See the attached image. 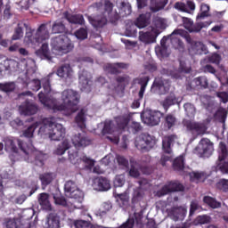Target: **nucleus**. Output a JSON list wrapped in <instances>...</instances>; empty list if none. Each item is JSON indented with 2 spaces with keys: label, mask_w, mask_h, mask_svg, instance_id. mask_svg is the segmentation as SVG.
<instances>
[{
  "label": "nucleus",
  "mask_w": 228,
  "mask_h": 228,
  "mask_svg": "<svg viewBox=\"0 0 228 228\" xmlns=\"http://www.w3.org/2000/svg\"><path fill=\"white\" fill-rule=\"evenodd\" d=\"M47 94L40 92L38 94V99L41 104L46 106L48 110H53V111H69V113H76L79 110V95L77 92L72 89L64 90L61 93L62 104L51 103V100L47 98Z\"/></svg>",
  "instance_id": "nucleus-1"
},
{
  "label": "nucleus",
  "mask_w": 228,
  "mask_h": 228,
  "mask_svg": "<svg viewBox=\"0 0 228 228\" xmlns=\"http://www.w3.org/2000/svg\"><path fill=\"white\" fill-rule=\"evenodd\" d=\"M39 133H45L53 142H60V140L65 137V127H63V125L56 123V120L53 117L44 118Z\"/></svg>",
  "instance_id": "nucleus-2"
},
{
  "label": "nucleus",
  "mask_w": 228,
  "mask_h": 228,
  "mask_svg": "<svg viewBox=\"0 0 228 228\" xmlns=\"http://www.w3.org/2000/svg\"><path fill=\"white\" fill-rule=\"evenodd\" d=\"M23 26L26 29L25 42H27V44H32V45L42 44V42L49 40L51 37L49 34V28H51V25L49 23L41 24L37 28L36 33L35 29L31 28L28 23H24Z\"/></svg>",
  "instance_id": "nucleus-3"
},
{
  "label": "nucleus",
  "mask_w": 228,
  "mask_h": 228,
  "mask_svg": "<svg viewBox=\"0 0 228 228\" xmlns=\"http://www.w3.org/2000/svg\"><path fill=\"white\" fill-rule=\"evenodd\" d=\"M53 50L59 56H63V54H69L74 50V44L69 37L65 35L59 36L53 40L52 43Z\"/></svg>",
  "instance_id": "nucleus-4"
},
{
  "label": "nucleus",
  "mask_w": 228,
  "mask_h": 228,
  "mask_svg": "<svg viewBox=\"0 0 228 228\" xmlns=\"http://www.w3.org/2000/svg\"><path fill=\"white\" fill-rule=\"evenodd\" d=\"M174 35H179L180 37H183L187 44L191 45V49L193 51L194 54H199V51L202 49V43L199 41H193L191 38V36L189 35L188 32H186L184 29L176 28L175 29L169 36L164 37L163 40H168V38H172Z\"/></svg>",
  "instance_id": "nucleus-5"
},
{
  "label": "nucleus",
  "mask_w": 228,
  "mask_h": 228,
  "mask_svg": "<svg viewBox=\"0 0 228 228\" xmlns=\"http://www.w3.org/2000/svg\"><path fill=\"white\" fill-rule=\"evenodd\" d=\"M134 145L138 151L149 152L156 145V137L149 134H142L136 138Z\"/></svg>",
  "instance_id": "nucleus-6"
},
{
  "label": "nucleus",
  "mask_w": 228,
  "mask_h": 228,
  "mask_svg": "<svg viewBox=\"0 0 228 228\" xmlns=\"http://www.w3.org/2000/svg\"><path fill=\"white\" fill-rule=\"evenodd\" d=\"M4 142L6 152H13V154H18L19 149H20V151H22V152H24V154L27 156L29 154V151H28V149H26V143L20 139L16 140L15 142L13 139L6 137ZM17 144L19 145V148H17Z\"/></svg>",
  "instance_id": "nucleus-7"
},
{
  "label": "nucleus",
  "mask_w": 228,
  "mask_h": 228,
  "mask_svg": "<svg viewBox=\"0 0 228 228\" xmlns=\"http://www.w3.org/2000/svg\"><path fill=\"white\" fill-rule=\"evenodd\" d=\"M199 158H209L213 154V142L209 139H201L194 150Z\"/></svg>",
  "instance_id": "nucleus-8"
},
{
  "label": "nucleus",
  "mask_w": 228,
  "mask_h": 228,
  "mask_svg": "<svg viewBox=\"0 0 228 228\" xmlns=\"http://www.w3.org/2000/svg\"><path fill=\"white\" fill-rule=\"evenodd\" d=\"M219 157H218V163L216 165V170L222 172V174H228V161H225L228 156V150L227 145L225 142H221L219 144Z\"/></svg>",
  "instance_id": "nucleus-9"
},
{
  "label": "nucleus",
  "mask_w": 228,
  "mask_h": 228,
  "mask_svg": "<svg viewBox=\"0 0 228 228\" xmlns=\"http://www.w3.org/2000/svg\"><path fill=\"white\" fill-rule=\"evenodd\" d=\"M119 4V12H115L114 16H110V23L117 24V21L120 20L122 17H127V15H131V4L127 0H120L118 2Z\"/></svg>",
  "instance_id": "nucleus-10"
},
{
  "label": "nucleus",
  "mask_w": 228,
  "mask_h": 228,
  "mask_svg": "<svg viewBox=\"0 0 228 228\" xmlns=\"http://www.w3.org/2000/svg\"><path fill=\"white\" fill-rule=\"evenodd\" d=\"M174 191H184V185L175 181L167 182L159 191H157V195L158 197H165V195L174 193Z\"/></svg>",
  "instance_id": "nucleus-11"
},
{
  "label": "nucleus",
  "mask_w": 228,
  "mask_h": 228,
  "mask_svg": "<svg viewBox=\"0 0 228 228\" xmlns=\"http://www.w3.org/2000/svg\"><path fill=\"white\" fill-rule=\"evenodd\" d=\"M162 117L163 113H161L159 110H151L141 115L142 122L147 124V126H158V124L161 122Z\"/></svg>",
  "instance_id": "nucleus-12"
},
{
  "label": "nucleus",
  "mask_w": 228,
  "mask_h": 228,
  "mask_svg": "<svg viewBox=\"0 0 228 228\" xmlns=\"http://www.w3.org/2000/svg\"><path fill=\"white\" fill-rule=\"evenodd\" d=\"M20 115H24L25 117H31L33 115H37L38 113V105L37 103L26 100L19 107Z\"/></svg>",
  "instance_id": "nucleus-13"
},
{
  "label": "nucleus",
  "mask_w": 228,
  "mask_h": 228,
  "mask_svg": "<svg viewBox=\"0 0 228 228\" xmlns=\"http://www.w3.org/2000/svg\"><path fill=\"white\" fill-rule=\"evenodd\" d=\"M183 28L189 31V33H200V31L202 30L203 28H206L208 26L204 22H199L193 24V20L187 17H182Z\"/></svg>",
  "instance_id": "nucleus-14"
},
{
  "label": "nucleus",
  "mask_w": 228,
  "mask_h": 228,
  "mask_svg": "<svg viewBox=\"0 0 228 228\" xmlns=\"http://www.w3.org/2000/svg\"><path fill=\"white\" fill-rule=\"evenodd\" d=\"M72 143L76 149H81L85 147H88L92 143V140L86 136V134L78 133L72 136L71 138Z\"/></svg>",
  "instance_id": "nucleus-15"
},
{
  "label": "nucleus",
  "mask_w": 228,
  "mask_h": 228,
  "mask_svg": "<svg viewBox=\"0 0 228 228\" xmlns=\"http://www.w3.org/2000/svg\"><path fill=\"white\" fill-rule=\"evenodd\" d=\"M40 126H42V120L33 123L23 131V136L28 138V144H27L28 152H29V149L33 147V141L31 138H33V134H35V130Z\"/></svg>",
  "instance_id": "nucleus-16"
},
{
  "label": "nucleus",
  "mask_w": 228,
  "mask_h": 228,
  "mask_svg": "<svg viewBox=\"0 0 228 228\" xmlns=\"http://www.w3.org/2000/svg\"><path fill=\"white\" fill-rule=\"evenodd\" d=\"M128 65L124 62H117V63H108L104 66V71L107 72V74H111L113 76H117L118 74H121L122 70L119 69H127Z\"/></svg>",
  "instance_id": "nucleus-17"
},
{
  "label": "nucleus",
  "mask_w": 228,
  "mask_h": 228,
  "mask_svg": "<svg viewBox=\"0 0 228 228\" xmlns=\"http://www.w3.org/2000/svg\"><path fill=\"white\" fill-rule=\"evenodd\" d=\"M175 10L178 12H183V13H191V12H195V2L191 0H188L186 4L183 2H176L174 5Z\"/></svg>",
  "instance_id": "nucleus-18"
},
{
  "label": "nucleus",
  "mask_w": 228,
  "mask_h": 228,
  "mask_svg": "<svg viewBox=\"0 0 228 228\" xmlns=\"http://www.w3.org/2000/svg\"><path fill=\"white\" fill-rule=\"evenodd\" d=\"M183 126L186 127L187 131H190L192 134H204V127L200 124L192 122L190 120L183 121Z\"/></svg>",
  "instance_id": "nucleus-19"
},
{
  "label": "nucleus",
  "mask_w": 228,
  "mask_h": 228,
  "mask_svg": "<svg viewBox=\"0 0 228 228\" xmlns=\"http://www.w3.org/2000/svg\"><path fill=\"white\" fill-rule=\"evenodd\" d=\"M94 184L98 191H108V190H110L111 188V183H110L109 179L103 176L95 178Z\"/></svg>",
  "instance_id": "nucleus-20"
},
{
  "label": "nucleus",
  "mask_w": 228,
  "mask_h": 228,
  "mask_svg": "<svg viewBox=\"0 0 228 228\" xmlns=\"http://www.w3.org/2000/svg\"><path fill=\"white\" fill-rule=\"evenodd\" d=\"M87 19L95 29H101V28H104V26L108 24V18H106V15H99L95 17L88 16Z\"/></svg>",
  "instance_id": "nucleus-21"
},
{
  "label": "nucleus",
  "mask_w": 228,
  "mask_h": 228,
  "mask_svg": "<svg viewBox=\"0 0 228 228\" xmlns=\"http://www.w3.org/2000/svg\"><path fill=\"white\" fill-rule=\"evenodd\" d=\"M63 17L69 22V24H78L79 26L85 25V17L83 14H71L66 11L63 12Z\"/></svg>",
  "instance_id": "nucleus-22"
},
{
  "label": "nucleus",
  "mask_w": 228,
  "mask_h": 228,
  "mask_svg": "<svg viewBox=\"0 0 228 228\" xmlns=\"http://www.w3.org/2000/svg\"><path fill=\"white\" fill-rule=\"evenodd\" d=\"M36 54L41 60H46L47 61H51L53 60V57L51 56V51H49V45L47 43H44L36 52Z\"/></svg>",
  "instance_id": "nucleus-23"
},
{
  "label": "nucleus",
  "mask_w": 228,
  "mask_h": 228,
  "mask_svg": "<svg viewBox=\"0 0 228 228\" xmlns=\"http://www.w3.org/2000/svg\"><path fill=\"white\" fill-rule=\"evenodd\" d=\"M134 24L136 28H139V29L147 28V26L151 24V12L139 15V17L135 20Z\"/></svg>",
  "instance_id": "nucleus-24"
},
{
  "label": "nucleus",
  "mask_w": 228,
  "mask_h": 228,
  "mask_svg": "<svg viewBox=\"0 0 228 228\" xmlns=\"http://www.w3.org/2000/svg\"><path fill=\"white\" fill-rule=\"evenodd\" d=\"M72 67L70 64H62L57 69V76L59 77H64L65 79L72 77Z\"/></svg>",
  "instance_id": "nucleus-25"
},
{
  "label": "nucleus",
  "mask_w": 228,
  "mask_h": 228,
  "mask_svg": "<svg viewBox=\"0 0 228 228\" xmlns=\"http://www.w3.org/2000/svg\"><path fill=\"white\" fill-rule=\"evenodd\" d=\"M175 104H177V96H175L174 93H170L161 102V106L164 108L166 113L170 110V107L175 106Z\"/></svg>",
  "instance_id": "nucleus-26"
},
{
  "label": "nucleus",
  "mask_w": 228,
  "mask_h": 228,
  "mask_svg": "<svg viewBox=\"0 0 228 228\" xmlns=\"http://www.w3.org/2000/svg\"><path fill=\"white\" fill-rule=\"evenodd\" d=\"M177 126V118L175 115L169 113L167 114L164 118V127L167 131H170V129H174L175 126Z\"/></svg>",
  "instance_id": "nucleus-27"
},
{
  "label": "nucleus",
  "mask_w": 228,
  "mask_h": 228,
  "mask_svg": "<svg viewBox=\"0 0 228 228\" xmlns=\"http://www.w3.org/2000/svg\"><path fill=\"white\" fill-rule=\"evenodd\" d=\"M158 36L154 32H139V40L143 44H154Z\"/></svg>",
  "instance_id": "nucleus-28"
},
{
  "label": "nucleus",
  "mask_w": 228,
  "mask_h": 228,
  "mask_svg": "<svg viewBox=\"0 0 228 228\" xmlns=\"http://www.w3.org/2000/svg\"><path fill=\"white\" fill-rule=\"evenodd\" d=\"M69 199H72L73 207L76 208V202L81 204L83 199H85V193L79 188L75 189L71 193L69 194Z\"/></svg>",
  "instance_id": "nucleus-29"
},
{
  "label": "nucleus",
  "mask_w": 228,
  "mask_h": 228,
  "mask_svg": "<svg viewBox=\"0 0 228 228\" xmlns=\"http://www.w3.org/2000/svg\"><path fill=\"white\" fill-rule=\"evenodd\" d=\"M4 225L5 226V228H30L31 227V224L27 223L25 224H21L20 222H17V220L15 219H6Z\"/></svg>",
  "instance_id": "nucleus-30"
},
{
  "label": "nucleus",
  "mask_w": 228,
  "mask_h": 228,
  "mask_svg": "<svg viewBox=\"0 0 228 228\" xmlns=\"http://www.w3.org/2000/svg\"><path fill=\"white\" fill-rule=\"evenodd\" d=\"M38 202L46 211H51V202L49 201V194L43 192L39 194Z\"/></svg>",
  "instance_id": "nucleus-31"
},
{
  "label": "nucleus",
  "mask_w": 228,
  "mask_h": 228,
  "mask_svg": "<svg viewBox=\"0 0 228 228\" xmlns=\"http://www.w3.org/2000/svg\"><path fill=\"white\" fill-rule=\"evenodd\" d=\"M175 140V135H169L163 139L162 148H163L164 152H166V154H170V152H172L171 145H172V143H174Z\"/></svg>",
  "instance_id": "nucleus-32"
},
{
  "label": "nucleus",
  "mask_w": 228,
  "mask_h": 228,
  "mask_svg": "<svg viewBox=\"0 0 228 228\" xmlns=\"http://www.w3.org/2000/svg\"><path fill=\"white\" fill-rule=\"evenodd\" d=\"M52 33L58 35L60 33H67V27L63 21H55L52 26Z\"/></svg>",
  "instance_id": "nucleus-33"
},
{
  "label": "nucleus",
  "mask_w": 228,
  "mask_h": 228,
  "mask_svg": "<svg viewBox=\"0 0 228 228\" xmlns=\"http://www.w3.org/2000/svg\"><path fill=\"white\" fill-rule=\"evenodd\" d=\"M32 156L34 157V164L37 167H42L44 165V161H45L47 155L44 154L40 151L32 152Z\"/></svg>",
  "instance_id": "nucleus-34"
},
{
  "label": "nucleus",
  "mask_w": 228,
  "mask_h": 228,
  "mask_svg": "<svg viewBox=\"0 0 228 228\" xmlns=\"http://www.w3.org/2000/svg\"><path fill=\"white\" fill-rule=\"evenodd\" d=\"M39 179L41 181L42 187L45 188V186H49V184L53 183L54 176L53 175V173H44L39 175Z\"/></svg>",
  "instance_id": "nucleus-35"
},
{
  "label": "nucleus",
  "mask_w": 228,
  "mask_h": 228,
  "mask_svg": "<svg viewBox=\"0 0 228 228\" xmlns=\"http://www.w3.org/2000/svg\"><path fill=\"white\" fill-rule=\"evenodd\" d=\"M214 118L225 126V120H227V110H225L224 108L217 110L214 114Z\"/></svg>",
  "instance_id": "nucleus-36"
},
{
  "label": "nucleus",
  "mask_w": 228,
  "mask_h": 228,
  "mask_svg": "<svg viewBox=\"0 0 228 228\" xmlns=\"http://www.w3.org/2000/svg\"><path fill=\"white\" fill-rule=\"evenodd\" d=\"M203 202L207 204V206H209V208H212V209H218V208H222V203L216 201L215 198L210 196H205L203 198Z\"/></svg>",
  "instance_id": "nucleus-37"
},
{
  "label": "nucleus",
  "mask_w": 228,
  "mask_h": 228,
  "mask_svg": "<svg viewBox=\"0 0 228 228\" xmlns=\"http://www.w3.org/2000/svg\"><path fill=\"white\" fill-rule=\"evenodd\" d=\"M116 124L118 126V129L124 131V129H126L129 124V118L126 116H118L116 118Z\"/></svg>",
  "instance_id": "nucleus-38"
},
{
  "label": "nucleus",
  "mask_w": 228,
  "mask_h": 228,
  "mask_svg": "<svg viewBox=\"0 0 228 228\" xmlns=\"http://www.w3.org/2000/svg\"><path fill=\"white\" fill-rule=\"evenodd\" d=\"M173 168L176 170V172H181L184 170V156L180 155L173 161Z\"/></svg>",
  "instance_id": "nucleus-39"
},
{
  "label": "nucleus",
  "mask_w": 228,
  "mask_h": 228,
  "mask_svg": "<svg viewBox=\"0 0 228 228\" xmlns=\"http://www.w3.org/2000/svg\"><path fill=\"white\" fill-rule=\"evenodd\" d=\"M79 152L76 150H69L68 151V156H69V159L70 161V163H72V165H77L81 162V159H79Z\"/></svg>",
  "instance_id": "nucleus-40"
},
{
  "label": "nucleus",
  "mask_w": 228,
  "mask_h": 228,
  "mask_svg": "<svg viewBox=\"0 0 228 228\" xmlns=\"http://www.w3.org/2000/svg\"><path fill=\"white\" fill-rule=\"evenodd\" d=\"M46 228H60V217L50 216L46 222Z\"/></svg>",
  "instance_id": "nucleus-41"
},
{
  "label": "nucleus",
  "mask_w": 228,
  "mask_h": 228,
  "mask_svg": "<svg viewBox=\"0 0 228 228\" xmlns=\"http://www.w3.org/2000/svg\"><path fill=\"white\" fill-rule=\"evenodd\" d=\"M104 12L108 14L109 20L111 22V17H114L115 12H113V3L110 0L104 1Z\"/></svg>",
  "instance_id": "nucleus-42"
},
{
  "label": "nucleus",
  "mask_w": 228,
  "mask_h": 228,
  "mask_svg": "<svg viewBox=\"0 0 228 228\" xmlns=\"http://www.w3.org/2000/svg\"><path fill=\"white\" fill-rule=\"evenodd\" d=\"M143 191L142 190V188L138 187L135 188L134 190V193H133V198H132V202L134 204H136V202H140V200H142L143 199Z\"/></svg>",
  "instance_id": "nucleus-43"
},
{
  "label": "nucleus",
  "mask_w": 228,
  "mask_h": 228,
  "mask_svg": "<svg viewBox=\"0 0 228 228\" xmlns=\"http://www.w3.org/2000/svg\"><path fill=\"white\" fill-rule=\"evenodd\" d=\"M70 149V144L68 141H63L61 145L58 146V148L55 151V154L57 156H63L65 154L66 151H69Z\"/></svg>",
  "instance_id": "nucleus-44"
},
{
  "label": "nucleus",
  "mask_w": 228,
  "mask_h": 228,
  "mask_svg": "<svg viewBox=\"0 0 228 228\" xmlns=\"http://www.w3.org/2000/svg\"><path fill=\"white\" fill-rule=\"evenodd\" d=\"M193 83H195L196 86H200V88H208V86H209V82L206 77H198L194 78Z\"/></svg>",
  "instance_id": "nucleus-45"
},
{
  "label": "nucleus",
  "mask_w": 228,
  "mask_h": 228,
  "mask_svg": "<svg viewBox=\"0 0 228 228\" xmlns=\"http://www.w3.org/2000/svg\"><path fill=\"white\" fill-rule=\"evenodd\" d=\"M151 4L155 6V12H159V10H163L165 6L168 4V0H151Z\"/></svg>",
  "instance_id": "nucleus-46"
},
{
  "label": "nucleus",
  "mask_w": 228,
  "mask_h": 228,
  "mask_svg": "<svg viewBox=\"0 0 228 228\" xmlns=\"http://www.w3.org/2000/svg\"><path fill=\"white\" fill-rule=\"evenodd\" d=\"M75 37L78 40H86L88 38V30L85 28H80L75 32Z\"/></svg>",
  "instance_id": "nucleus-47"
},
{
  "label": "nucleus",
  "mask_w": 228,
  "mask_h": 228,
  "mask_svg": "<svg viewBox=\"0 0 228 228\" xmlns=\"http://www.w3.org/2000/svg\"><path fill=\"white\" fill-rule=\"evenodd\" d=\"M200 13H198L197 19H205V17H209V5L202 4L200 6Z\"/></svg>",
  "instance_id": "nucleus-48"
},
{
  "label": "nucleus",
  "mask_w": 228,
  "mask_h": 228,
  "mask_svg": "<svg viewBox=\"0 0 228 228\" xmlns=\"http://www.w3.org/2000/svg\"><path fill=\"white\" fill-rule=\"evenodd\" d=\"M153 24L155 28H157L158 29H165L167 28V23L165 22V19L158 16L153 19Z\"/></svg>",
  "instance_id": "nucleus-49"
},
{
  "label": "nucleus",
  "mask_w": 228,
  "mask_h": 228,
  "mask_svg": "<svg viewBox=\"0 0 228 228\" xmlns=\"http://www.w3.org/2000/svg\"><path fill=\"white\" fill-rule=\"evenodd\" d=\"M103 134H112L115 133V127L113 126V121H107L102 128Z\"/></svg>",
  "instance_id": "nucleus-50"
},
{
  "label": "nucleus",
  "mask_w": 228,
  "mask_h": 228,
  "mask_svg": "<svg viewBox=\"0 0 228 228\" xmlns=\"http://www.w3.org/2000/svg\"><path fill=\"white\" fill-rule=\"evenodd\" d=\"M116 160L119 167H122L123 168H129V160L126 159V157L122 155H117Z\"/></svg>",
  "instance_id": "nucleus-51"
},
{
  "label": "nucleus",
  "mask_w": 228,
  "mask_h": 228,
  "mask_svg": "<svg viewBox=\"0 0 228 228\" xmlns=\"http://www.w3.org/2000/svg\"><path fill=\"white\" fill-rule=\"evenodd\" d=\"M216 189L220 190L221 191H224V193H227V191H228V180L227 179H220L216 183Z\"/></svg>",
  "instance_id": "nucleus-52"
},
{
  "label": "nucleus",
  "mask_w": 228,
  "mask_h": 228,
  "mask_svg": "<svg viewBox=\"0 0 228 228\" xmlns=\"http://www.w3.org/2000/svg\"><path fill=\"white\" fill-rule=\"evenodd\" d=\"M53 200L57 206H63L64 208H67V200L65 197L61 196V194H54Z\"/></svg>",
  "instance_id": "nucleus-53"
},
{
  "label": "nucleus",
  "mask_w": 228,
  "mask_h": 228,
  "mask_svg": "<svg viewBox=\"0 0 228 228\" xmlns=\"http://www.w3.org/2000/svg\"><path fill=\"white\" fill-rule=\"evenodd\" d=\"M24 37V31L20 24H18V27L14 29V34L12 37V40H20Z\"/></svg>",
  "instance_id": "nucleus-54"
},
{
  "label": "nucleus",
  "mask_w": 228,
  "mask_h": 228,
  "mask_svg": "<svg viewBox=\"0 0 228 228\" xmlns=\"http://www.w3.org/2000/svg\"><path fill=\"white\" fill-rule=\"evenodd\" d=\"M111 203L105 202L103 203L102 208L97 211V215H99V216H104L108 211H111Z\"/></svg>",
  "instance_id": "nucleus-55"
},
{
  "label": "nucleus",
  "mask_w": 228,
  "mask_h": 228,
  "mask_svg": "<svg viewBox=\"0 0 228 228\" xmlns=\"http://www.w3.org/2000/svg\"><path fill=\"white\" fill-rule=\"evenodd\" d=\"M77 188V185H76V183H74L73 181H68L66 182L65 185H64V190L66 191V193H71L74 191H76Z\"/></svg>",
  "instance_id": "nucleus-56"
},
{
  "label": "nucleus",
  "mask_w": 228,
  "mask_h": 228,
  "mask_svg": "<svg viewBox=\"0 0 228 228\" xmlns=\"http://www.w3.org/2000/svg\"><path fill=\"white\" fill-rule=\"evenodd\" d=\"M128 129L133 133V134H136V133H140L142 131V125L136 121H133Z\"/></svg>",
  "instance_id": "nucleus-57"
},
{
  "label": "nucleus",
  "mask_w": 228,
  "mask_h": 228,
  "mask_svg": "<svg viewBox=\"0 0 228 228\" xmlns=\"http://www.w3.org/2000/svg\"><path fill=\"white\" fill-rule=\"evenodd\" d=\"M136 23L134 24H131V25H127L126 26V37H136V33H138V31L136 30Z\"/></svg>",
  "instance_id": "nucleus-58"
},
{
  "label": "nucleus",
  "mask_w": 228,
  "mask_h": 228,
  "mask_svg": "<svg viewBox=\"0 0 228 228\" xmlns=\"http://www.w3.org/2000/svg\"><path fill=\"white\" fill-rule=\"evenodd\" d=\"M0 90L2 92H13L15 90V84L14 83H6V84H0Z\"/></svg>",
  "instance_id": "nucleus-59"
},
{
  "label": "nucleus",
  "mask_w": 228,
  "mask_h": 228,
  "mask_svg": "<svg viewBox=\"0 0 228 228\" xmlns=\"http://www.w3.org/2000/svg\"><path fill=\"white\" fill-rule=\"evenodd\" d=\"M179 63H180L178 68L179 72L183 74H190L191 72V68H189L186 66V61H179Z\"/></svg>",
  "instance_id": "nucleus-60"
},
{
  "label": "nucleus",
  "mask_w": 228,
  "mask_h": 228,
  "mask_svg": "<svg viewBox=\"0 0 228 228\" xmlns=\"http://www.w3.org/2000/svg\"><path fill=\"white\" fill-rule=\"evenodd\" d=\"M126 183V179H124V175H116L114 180V186L115 188H122Z\"/></svg>",
  "instance_id": "nucleus-61"
},
{
  "label": "nucleus",
  "mask_w": 228,
  "mask_h": 228,
  "mask_svg": "<svg viewBox=\"0 0 228 228\" xmlns=\"http://www.w3.org/2000/svg\"><path fill=\"white\" fill-rule=\"evenodd\" d=\"M165 86V82H163V79L161 78H155L151 89L152 90H161Z\"/></svg>",
  "instance_id": "nucleus-62"
},
{
  "label": "nucleus",
  "mask_w": 228,
  "mask_h": 228,
  "mask_svg": "<svg viewBox=\"0 0 228 228\" xmlns=\"http://www.w3.org/2000/svg\"><path fill=\"white\" fill-rule=\"evenodd\" d=\"M41 85L43 86L45 94L51 92V80H49L48 77L42 78Z\"/></svg>",
  "instance_id": "nucleus-63"
},
{
  "label": "nucleus",
  "mask_w": 228,
  "mask_h": 228,
  "mask_svg": "<svg viewBox=\"0 0 228 228\" xmlns=\"http://www.w3.org/2000/svg\"><path fill=\"white\" fill-rule=\"evenodd\" d=\"M76 228H90V224L86 221L79 220L75 222Z\"/></svg>",
  "instance_id": "nucleus-64"
}]
</instances>
